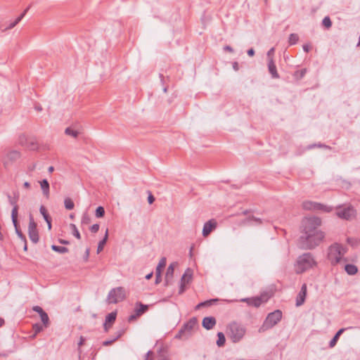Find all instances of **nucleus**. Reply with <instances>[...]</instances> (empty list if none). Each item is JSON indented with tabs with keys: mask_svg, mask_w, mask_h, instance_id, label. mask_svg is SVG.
Segmentation results:
<instances>
[{
	"mask_svg": "<svg viewBox=\"0 0 360 360\" xmlns=\"http://www.w3.org/2000/svg\"><path fill=\"white\" fill-rule=\"evenodd\" d=\"M29 139L30 138L26 136L25 134H21L19 136L18 143L20 145L25 147L28 143Z\"/></svg>",
	"mask_w": 360,
	"mask_h": 360,
	"instance_id": "37",
	"label": "nucleus"
},
{
	"mask_svg": "<svg viewBox=\"0 0 360 360\" xmlns=\"http://www.w3.org/2000/svg\"><path fill=\"white\" fill-rule=\"evenodd\" d=\"M241 301L246 302L249 306L259 307L263 302H266V300H264L262 297H256L252 298H244L242 299Z\"/></svg>",
	"mask_w": 360,
	"mask_h": 360,
	"instance_id": "15",
	"label": "nucleus"
},
{
	"mask_svg": "<svg viewBox=\"0 0 360 360\" xmlns=\"http://www.w3.org/2000/svg\"><path fill=\"white\" fill-rule=\"evenodd\" d=\"M116 317V311H112L105 316V323L103 324V328L105 332H108L109 329L111 328L112 325L115 321Z\"/></svg>",
	"mask_w": 360,
	"mask_h": 360,
	"instance_id": "12",
	"label": "nucleus"
},
{
	"mask_svg": "<svg viewBox=\"0 0 360 360\" xmlns=\"http://www.w3.org/2000/svg\"><path fill=\"white\" fill-rule=\"evenodd\" d=\"M274 48H271L268 52H267V57L268 58H273L271 56L274 54Z\"/></svg>",
	"mask_w": 360,
	"mask_h": 360,
	"instance_id": "59",
	"label": "nucleus"
},
{
	"mask_svg": "<svg viewBox=\"0 0 360 360\" xmlns=\"http://www.w3.org/2000/svg\"><path fill=\"white\" fill-rule=\"evenodd\" d=\"M283 313L280 309H276L269 313L266 317L263 324L259 328V333H263L275 326L282 319Z\"/></svg>",
	"mask_w": 360,
	"mask_h": 360,
	"instance_id": "3",
	"label": "nucleus"
},
{
	"mask_svg": "<svg viewBox=\"0 0 360 360\" xmlns=\"http://www.w3.org/2000/svg\"><path fill=\"white\" fill-rule=\"evenodd\" d=\"M12 222L15 227L16 234L18 235L19 238H20L21 241H25V240L26 239V237L22 233V232L21 231V230L20 229V226H19L18 221V217L16 218L15 221L14 219H12Z\"/></svg>",
	"mask_w": 360,
	"mask_h": 360,
	"instance_id": "22",
	"label": "nucleus"
},
{
	"mask_svg": "<svg viewBox=\"0 0 360 360\" xmlns=\"http://www.w3.org/2000/svg\"><path fill=\"white\" fill-rule=\"evenodd\" d=\"M28 234L32 242L34 243H38L39 233L37 230V225L31 214L29 216Z\"/></svg>",
	"mask_w": 360,
	"mask_h": 360,
	"instance_id": "9",
	"label": "nucleus"
},
{
	"mask_svg": "<svg viewBox=\"0 0 360 360\" xmlns=\"http://www.w3.org/2000/svg\"><path fill=\"white\" fill-rule=\"evenodd\" d=\"M39 212L43 216L45 221H47L48 219L51 218L44 205H41L39 208Z\"/></svg>",
	"mask_w": 360,
	"mask_h": 360,
	"instance_id": "40",
	"label": "nucleus"
},
{
	"mask_svg": "<svg viewBox=\"0 0 360 360\" xmlns=\"http://www.w3.org/2000/svg\"><path fill=\"white\" fill-rule=\"evenodd\" d=\"M193 276V270L190 268H188L183 276H181L180 283H184V284H188L191 282Z\"/></svg>",
	"mask_w": 360,
	"mask_h": 360,
	"instance_id": "19",
	"label": "nucleus"
},
{
	"mask_svg": "<svg viewBox=\"0 0 360 360\" xmlns=\"http://www.w3.org/2000/svg\"><path fill=\"white\" fill-rule=\"evenodd\" d=\"M149 193V195L148 196V202L149 204H152L153 203V202L155 201V197L152 195V193L150 192H148Z\"/></svg>",
	"mask_w": 360,
	"mask_h": 360,
	"instance_id": "53",
	"label": "nucleus"
},
{
	"mask_svg": "<svg viewBox=\"0 0 360 360\" xmlns=\"http://www.w3.org/2000/svg\"><path fill=\"white\" fill-rule=\"evenodd\" d=\"M126 328H122L120 330H118L117 332H116V336L114 338V339L115 340H117L120 338H121L126 332Z\"/></svg>",
	"mask_w": 360,
	"mask_h": 360,
	"instance_id": "46",
	"label": "nucleus"
},
{
	"mask_svg": "<svg viewBox=\"0 0 360 360\" xmlns=\"http://www.w3.org/2000/svg\"><path fill=\"white\" fill-rule=\"evenodd\" d=\"M58 242L60 244H63V245H68V244H70V241L64 240V239H59Z\"/></svg>",
	"mask_w": 360,
	"mask_h": 360,
	"instance_id": "63",
	"label": "nucleus"
},
{
	"mask_svg": "<svg viewBox=\"0 0 360 360\" xmlns=\"http://www.w3.org/2000/svg\"><path fill=\"white\" fill-rule=\"evenodd\" d=\"M302 208L305 210H321L325 212H330L332 210L330 207L310 200L303 202Z\"/></svg>",
	"mask_w": 360,
	"mask_h": 360,
	"instance_id": "8",
	"label": "nucleus"
},
{
	"mask_svg": "<svg viewBox=\"0 0 360 360\" xmlns=\"http://www.w3.org/2000/svg\"><path fill=\"white\" fill-rule=\"evenodd\" d=\"M40 186L43 192V194L47 198L49 197V183L46 179H43L40 181Z\"/></svg>",
	"mask_w": 360,
	"mask_h": 360,
	"instance_id": "23",
	"label": "nucleus"
},
{
	"mask_svg": "<svg viewBox=\"0 0 360 360\" xmlns=\"http://www.w3.org/2000/svg\"><path fill=\"white\" fill-rule=\"evenodd\" d=\"M307 284L304 283L302 285L301 290L299 292V293L297 294V297H296V304H295L297 307H300L301 305H302L304 304L305 299H306V296H307Z\"/></svg>",
	"mask_w": 360,
	"mask_h": 360,
	"instance_id": "13",
	"label": "nucleus"
},
{
	"mask_svg": "<svg viewBox=\"0 0 360 360\" xmlns=\"http://www.w3.org/2000/svg\"><path fill=\"white\" fill-rule=\"evenodd\" d=\"M268 70L272 78L278 79L280 77L273 58H269L268 60Z\"/></svg>",
	"mask_w": 360,
	"mask_h": 360,
	"instance_id": "17",
	"label": "nucleus"
},
{
	"mask_svg": "<svg viewBox=\"0 0 360 360\" xmlns=\"http://www.w3.org/2000/svg\"><path fill=\"white\" fill-rule=\"evenodd\" d=\"M65 134L68 136H71L74 138H77L79 135V131L77 130H74L70 127H68L65 130Z\"/></svg>",
	"mask_w": 360,
	"mask_h": 360,
	"instance_id": "36",
	"label": "nucleus"
},
{
	"mask_svg": "<svg viewBox=\"0 0 360 360\" xmlns=\"http://www.w3.org/2000/svg\"><path fill=\"white\" fill-rule=\"evenodd\" d=\"M29 8L30 6H28L13 22H11L4 30L13 28L23 18Z\"/></svg>",
	"mask_w": 360,
	"mask_h": 360,
	"instance_id": "21",
	"label": "nucleus"
},
{
	"mask_svg": "<svg viewBox=\"0 0 360 360\" xmlns=\"http://www.w3.org/2000/svg\"><path fill=\"white\" fill-rule=\"evenodd\" d=\"M148 309V305L143 304L141 302H136L134 311L136 312V316H141L146 312Z\"/></svg>",
	"mask_w": 360,
	"mask_h": 360,
	"instance_id": "20",
	"label": "nucleus"
},
{
	"mask_svg": "<svg viewBox=\"0 0 360 360\" xmlns=\"http://www.w3.org/2000/svg\"><path fill=\"white\" fill-rule=\"evenodd\" d=\"M44 328L45 327L44 326V325L40 323H35L32 326V329L34 332V335H37L41 332Z\"/></svg>",
	"mask_w": 360,
	"mask_h": 360,
	"instance_id": "41",
	"label": "nucleus"
},
{
	"mask_svg": "<svg viewBox=\"0 0 360 360\" xmlns=\"http://www.w3.org/2000/svg\"><path fill=\"white\" fill-rule=\"evenodd\" d=\"M162 281V277H161V271H160L159 270L158 271H155V284H158L161 282Z\"/></svg>",
	"mask_w": 360,
	"mask_h": 360,
	"instance_id": "47",
	"label": "nucleus"
},
{
	"mask_svg": "<svg viewBox=\"0 0 360 360\" xmlns=\"http://www.w3.org/2000/svg\"><path fill=\"white\" fill-rule=\"evenodd\" d=\"M166 265V258L165 257H162L160 262H159V264L156 267V271H162V269L164 268Z\"/></svg>",
	"mask_w": 360,
	"mask_h": 360,
	"instance_id": "45",
	"label": "nucleus"
},
{
	"mask_svg": "<svg viewBox=\"0 0 360 360\" xmlns=\"http://www.w3.org/2000/svg\"><path fill=\"white\" fill-rule=\"evenodd\" d=\"M41 320L42 323L45 328H47L49 326V318L47 313L45 311L42 314L40 315Z\"/></svg>",
	"mask_w": 360,
	"mask_h": 360,
	"instance_id": "34",
	"label": "nucleus"
},
{
	"mask_svg": "<svg viewBox=\"0 0 360 360\" xmlns=\"http://www.w3.org/2000/svg\"><path fill=\"white\" fill-rule=\"evenodd\" d=\"M64 205H65V207L68 210H72L75 207V204H74L73 201L70 198H66L65 199Z\"/></svg>",
	"mask_w": 360,
	"mask_h": 360,
	"instance_id": "35",
	"label": "nucleus"
},
{
	"mask_svg": "<svg viewBox=\"0 0 360 360\" xmlns=\"http://www.w3.org/2000/svg\"><path fill=\"white\" fill-rule=\"evenodd\" d=\"M99 230V224H94L90 227V231L91 233H96Z\"/></svg>",
	"mask_w": 360,
	"mask_h": 360,
	"instance_id": "49",
	"label": "nucleus"
},
{
	"mask_svg": "<svg viewBox=\"0 0 360 360\" xmlns=\"http://www.w3.org/2000/svg\"><path fill=\"white\" fill-rule=\"evenodd\" d=\"M307 72V70L305 68L297 70L294 72L293 77L296 80H300L304 77Z\"/></svg>",
	"mask_w": 360,
	"mask_h": 360,
	"instance_id": "32",
	"label": "nucleus"
},
{
	"mask_svg": "<svg viewBox=\"0 0 360 360\" xmlns=\"http://www.w3.org/2000/svg\"><path fill=\"white\" fill-rule=\"evenodd\" d=\"M302 48H303L304 51H305L307 53L309 52L310 50V46L308 44H304Z\"/></svg>",
	"mask_w": 360,
	"mask_h": 360,
	"instance_id": "62",
	"label": "nucleus"
},
{
	"mask_svg": "<svg viewBox=\"0 0 360 360\" xmlns=\"http://www.w3.org/2000/svg\"><path fill=\"white\" fill-rule=\"evenodd\" d=\"M322 24L326 28H330L332 26L330 18L328 16H326L322 20Z\"/></svg>",
	"mask_w": 360,
	"mask_h": 360,
	"instance_id": "43",
	"label": "nucleus"
},
{
	"mask_svg": "<svg viewBox=\"0 0 360 360\" xmlns=\"http://www.w3.org/2000/svg\"><path fill=\"white\" fill-rule=\"evenodd\" d=\"M217 227V222L214 219L205 222L202 229V236L207 237Z\"/></svg>",
	"mask_w": 360,
	"mask_h": 360,
	"instance_id": "14",
	"label": "nucleus"
},
{
	"mask_svg": "<svg viewBox=\"0 0 360 360\" xmlns=\"http://www.w3.org/2000/svg\"><path fill=\"white\" fill-rule=\"evenodd\" d=\"M25 148L31 150H35L38 148V144L35 139L30 138Z\"/></svg>",
	"mask_w": 360,
	"mask_h": 360,
	"instance_id": "28",
	"label": "nucleus"
},
{
	"mask_svg": "<svg viewBox=\"0 0 360 360\" xmlns=\"http://www.w3.org/2000/svg\"><path fill=\"white\" fill-rule=\"evenodd\" d=\"M224 50L225 51H229L230 53H233V49L231 46H229V45H226L225 46H224Z\"/></svg>",
	"mask_w": 360,
	"mask_h": 360,
	"instance_id": "58",
	"label": "nucleus"
},
{
	"mask_svg": "<svg viewBox=\"0 0 360 360\" xmlns=\"http://www.w3.org/2000/svg\"><path fill=\"white\" fill-rule=\"evenodd\" d=\"M247 53L249 56L252 57L255 55V50L252 48H251L248 50Z\"/></svg>",
	"mask_w": 360,
	"mask_h": 360,
	"instance_id": "60",
	"label": "nucleus"
},
{
	"mask_svg": "<svg viewBox=\"0 0 360 360\" xmlns=\"http://www.w3.org/2000/svg\"><path fill=\"white\" fill-rule=\"evenodd\" d=\"M196 326H198V319L196 317H192L181 326L175 338L179 339L188 338Z\"/></svg>",
	"mask_w": 360,
	"mask_h": 360,
	"instance_id": "6",
	"label": "nucleus"
},
{
	"mask_svg": "<svg viewBox=\"0 0 360 360\" xmlns=\"http://www.w3.org/2000/svg\"><path fill=\"white\" fill-rule=\"evenodd\" d=\"M70 229L72 230V235L75 237H76L77 239H80L81 238V235H80V233H79V232L76 225L74 224H70Z\"/></svg>",
	"mask_w": 360,
	"mask_h": 360,
	"instance_id": "39",
	"label": "nucleus"
},
{
	"mask_svg": "<svg viewBox=\"0 0 360 360\" xmlns=\"http://www.w3.org/2000/svg\"><path fill=\"white\" fill-rule=\"evenodd\" d=\"M91 221V217L86 212H84L82 217L81 224L83 225H87L89 224Z\"/></svg>",
	"mask_w": 360,
	"mask_h": 360,
	"instance_id": "38",
	"label": "nucleus"
},
{
	"mask_svg": "<svg viewBox=\"0 0 360 360\" xmlns=\"http://www.w3.org/2000/svg\"><path fill=\"white\" fill-rule=\"evenodd\" d=\"M218 301L217 299H211L209 300H206L205 302H202L197 304L195 307L196 310L200 309L202 307H210L213 303L217 302Z\"/></svg>",
	"mask_w": 360,
	"mask_h": 360,
	"instance_id": "26",
	"label": "nucleus"
},
{
	"mask_svg": "<svg viewBox=\"0 0 360 360\" xmlns=\"http://www.w3.org/2000/svg\"><path fill=\"white\" fill-rule=\"evenodd\" d=\"M298 40H299L298 34H297L295 33H292L289 36L288 43L290 45H294L297 43Z\"/></svg>",
	"mask_w": 360,
	"mask_h": 360,
	"instance_id": "33",
	"label": "nucleus"
},
{
	"mask_svg": "<svg viewBox=\"0 0 360 360\" xmlns=\"http://www.w3.org/2000/svg\"><path fill=\"white\" fill-rule=\"evenodd\" d=\"M232 66H233V69L235 71H238L239 70V65H238V62H233V64H232Z\"/></svg>",
	"mask_w": 360,
	"mask_h": 360,
	"instance_id": "61",
	"label": "nucleus"
},
{
	"mask_svg": "<svg viewBox=\"0 0 360 360\" xmlns=\"http://www.w3.org/2000/svg\"><path fill=\"white\" fill-rule=\"evenodd\" d=\"M249 219L253 220L259 224H261L262 223V219L260 218H257L254 216L249 217Z\"/></svg>",
	"mask_w": 360,
	"mask_h": 360,
	"instance_id": "56",
	"label": "nucleus"
},
{
	"mask_svg": "<svg viewBox=\"0 0 360 360\" xmlns=\"http://www.w3.org/2000/svg\"><path fill=\"white\" fill-rule=\"evenodd\" d=\"M347 248L344 247L342 244L335 243L332 244L328 250V259L332 266H336L341 262H347V258L343 256L347 252Z\"/></svg>",
	"mask_w": 360,
	"mask_h": 360,
	"instance_id": "2",
	"label": "nucleus"
},
{
	"mask_svg": "<svg viewBox=\"0 0 360 360\" xmlns=\"http://www.w3.org/2000/svg\"><path fill=\"white\" fill-rule=\"evenodd\" d=\"M108 238V229H107L105 233V236L103 238L99 241L98 247H97V253H100L104 248V245H105Z\"/></svg>",
	"mask_w": 360,
	"mask_h": 360,
	"instance_id": "25",
	"label": "nucleus"
},
{
	"mask_svg": "<svg viewBox=\"0 0 360 360\" xmlns=\"http://www.w3.org/2000/svg\"><path fill=\"white\" fill-rule=\"evenodd\" d=\"M186 284H184V283H180V288H179V294H182L184 292L185 290H186Z\"/></svg>",
	"mask_w": 360,
	"mask_h": 360,
	"instance_id": "54",
	"label": "nucleus"
},
{
	"mask_svg": "<svg viewBox=\"0 0 360 360\" xmlns=\"http://www.w3.org/2000/svg\"><path fill=\"white\" fill-rule=\"evenodd\" d=\"M321 219L317 217H304L301 224L298 245L302 250H312L323 241L325 233L319 229Z\"/></svg>",
	"mask_w": 360,
	"mask_h": 360,
	"instance_id": "1",
	"label": "nucleus"
},
{
	"mask_svg": "<svg viewBox=\"0 0 360 360\" xmlns=\"http://www.w3.org/2000/svg\"><path fill=\"white\" fill-rule=\"evenodd\" d=\"M174 271V264H170L167 267L166 275H165V285H168L172 281Z\"/></svg>",
	"mask_w": 360,
	"mask_h": 360,
	"instance_id": "18",
	"label": "nucleus"
},
{
	"mask_svg": "<svg viewBox=\"0 0 360 360\" xmlns=\"http://www.w3.org/2000/svg\"><path fill=\"white\" fill-rule=\"evenodd\" d=\"M316 264L313 255L310 252L304 253L300 256L297 260V274L303 273L304 271L312 268Z\"/></svg>",
	"mask_w": 360,
	"mask_h": 360,
	"instance_id": "4",
	"label": "nucleus"
},
{
	"mask_svg": "<svg viewBox=\"0 0 360 360\" xmlns=\"http://www.w3.org/2000/svg\"><path fill=\"white\" fill-rule=\"evenodd\" d=\"M89 254H90V249L89 248H86V251L84 252V255L83 256V259H84V262H87L88 261L89 257Z\"/></svg>",
	"mask_w": 360,
	"mask_h": 360,
	"instance_id": "50",
	"label": "nucleus"
},
{
	"mask_svg": "<svg viewBox=\"0 0 360 360\" xmlns=\"http://www.w3.org/2000/svg\"><path fill=\"white\" fill-rule=\"evenodd\" d=\"M95 215L97 218H101L105 215V210L103 207L98 206L95 212Z\"/></svg>",
	"mask_w": 360,
	"mask_h": 360,
	"instance_id": "42",
	"label": "nucleus"
},
{
	"mask_svg": "<svg viewBox=\"0 0 360 360\" xmlns=\"http://www.w3.org/2000/svg\"><path fill=\"white\" fill-rule=\"evenodd\" d=\"M344 331H345V328H341V329H340V330H339L335 333V335H334V337L330 340V342H329V347H333L336 345V343H337V342H338V339H339L340 336L341 335V334H342Z\"/></svg>",
	"mask_w": 360,
	"mask_h": 360,
	"instance_id": "27",
	"label": "nucleus"
},
{
	"mask_svg": "<svg viewBox=\"0 0 360 360\" xmlns=\"http://www.w3.org/2000/svg\"><path fill=\"white\" fill-rule=\"evenodd\" d=\"M345 270L347 274L353 276L358 272V267L352 264H347L345 266Z\"/></svg>",
	"mask_w": 360,
	"mask_h": 360,
	"instance_id": "24",
	"label": "nucleus"
},
{
	"mask_svg": "<svg viewBox=\"0 0 360 360\" xmlns=\"http://www.w3.org/2000/svg\"><path fill=\"white\" fill-rule=\"evenodd\" d=\"M315 147H318V148H330L329 146L325 145V144H323V143H318V144H311V145H309L307 147V149L308 150H311L312 148H314Z\"/></svg>",
	"mask_w": 360,
	"mask_h": 360,
	"instance_id": "44",
	"label": "nucleus"
},
{
	"mask_svg": "<svg viewBox=\"0 0 360 360\" xmlns=\"http://www.w3.org/2000/svg\"><path fill=\"white\" fill-rule=\"evenodd\" d=\"M139 316H136V312H135V311H134V314H131V315H130V316H129V318H128V321H129V322L133 321L136 320V318H137V317H139Z\"/></svg>",
	"mask_w": 360,
	"mask_h": 360,
	"instance_id": "55",
	"label": "nucleus"
},
{
	"mask_svg": "<svg viewBox=\"0 0 360 360\" xmlns=\"http://www.w3.org/2000/svg\"><path fill=\"white\" fill-rule=\"evenodd\" d=\"M216 319L213 316H206L202 319V326L206 330L212 329L216 325Z\"/></svg>",
	"mask_w": 360,
	"mask_h": 360,
	"instance_id": "16",
	"label": "nucleus"
},
{
	"mask_svg": "<svg viewBox=\"0 0 360 360\" xmlns=\"http://www.w3.org/2000/svg\"><path fill=\"white\" fill-rule=\"evenodd\" d=\"M9 203L13 205V209L11 212V219L16 220L18 217V205H17V202L19 199V193L18 192L13 193V197H12L10 194L7 195Z\"/></svg>",
	"mask_w": 360,
	"mask_h": 360,
	"instance_id": "11",
	"label": "nucleus"
},
{
	"mask_svg": "<svg viewBox=\"0 0 360 360\" xmlns=\"http://www.w3.org/2000/svg\"><path fill=\"white\" fill-rule=\"evenodd\" d=\"M116 340L113 338L112 340L103 341L102 345H103V346H109V345H111Z\"/></svg>",
	"mask_w": 360,
	"mask_h": 360,
	"instance_id": "51",
	"label": "nucleus"
},
{
	"mask_svg": "<svg viewBox=\"0 0 360 360\" xmlns=\"http://www.w3.org/2000/svg\"><path fill=\"white\" fill-rule=\"evenodd\" d=\"M84 342H85V338L83 336H81L80 339H79V342H78L79 347H80L82 345H83L84 344ZM78 350H79V353L82 352V350L80 349V348H79Z\"/></svg>",
	"mask_w": 360,
	"mask_h": 360,
	"instance_id": "52",
	"label": "nucleus"
},
{
	"mask_svg": "<svg viewBox=\"0 0 360 360\" xmlns=\"http://www.w3.org/2000/svg\"><path fill=\"white\" fill-rule=\"evenodd\" d=\"M35 167H36V165L32 164V165H30L27 169H28L29 172H33L35 169Z\"/></svg>",
	"mask_w": 360,
	"mask_h": 360,
	"instance_id": "64",
	"label": "nucleus"
},
{
	"mask_svg": "<svg viewBox=\"0 0 360 360\" xmlns=\"http://www.w3.org/2000/svg\"><path fill=\"white\" fill-rule=\"evenodd\" d=\"M227 333L233 342H238L243 338L245 328L236 322H232L228 326Z\"/></svg>",
	"mask_w": 360,
	"mask_h": 360,
	"instance_id": "5",
	"label": "nucleus"
},
{
	"mask_svg": "<svg viewBox=\"0 0 360 360\" xmlns=\"http://www.w3.org/2000/svg\"><path fill=\"white\" fill-rule=\"evenodd\" d=\"M32 310L38 313L39 316L41 314H42L44 312H45L44 311V309L41 307H39V306H34V307H33Z\"/></svg>",
	"mask_w": 360,
	"mask_h": 360,
	"instance_id": "48",
	"label": "nucleus"
},
{
	"mask_svg": "<svg viewBox=\"0 0 360 360\" xmlns=\"http://www.w3.org/2000/svg\"><path fill=\"white\" fill-rule=\"evenodd\" d=\"M125 290L123 287L112 288L108 292L107 302L108 304H116L125 299Z\"/></svg>",
	"mask_w": 360,
	"mask_h": 360,
	"instance_id": "7",
	"label": "nucleus"
},
{
	"mask_svg": "<svg viewBox=\"0 0 360 360\" xmlns=\"http://www.w3.org/2000/svg\"><path fill=\"white\" fill-rule=\"evenodd\" d=\"M20 157V153L18 150H12L7 154V158L11 161H15Z\"/></svg>",
	"mask_w": 360,
	"mask_h": 360,
	"instance_id": "30",
	"label": "nucleus"
},
{
	"mask_svg": "<svg viewBox=\"0 0 360 360\" xmlns=\"http://www.w3.org/2000/svg\"><path fill=\"white\" fill-rule=\"evenodd\" d=\"M153 354V352L151 351H148L146 354V356H145V359L144 360H154L153 358H150V356Z\"/></svg>",
	"mask_w": 360,
	"mask_h": 360,
	"instance_id": "57",
	"label": "nucleus"
},
{
	"mask_svg": "<svg viewBox=\"0 0 360 360\" xmlns=\"http://www.w3.org/2000/svg\"><path fill=\"white\" fill-rule=\"evenodd\" d=\"M51 249L56 252H58V253H60V254H64V253H67L69 252V250L68 248H65V247H63V246H58V245H51Z\"/></svg>",
	"mask_w": 360,
	"mask_h": 360,
	"instance_id": "31",
	"label": "nucleus"
},
{
	"mask_svg": "<svg viewBox=\"0 0 360 360\" xmlns=\"http://www.w3.org/2000/svg\"><path fill=\"white\" fill-rule=\"evenodd\" d=\"M336 214L341 219L350 220L356 216V210L352 206L346 207H340L338 208Z\"/></svg>",
	"mask_w": 360,
	"mask_h": 360,
	"instance_id": "10",
	"label": "nucleus"
},
{
	"mask_svg": "<svg viewBox=\"0 0 360 360\" xmlns=\"http://www.w3.org/2000/svg\"><path fill=\"white\" fill-rule=\"evenodd\" d=\"M217 338H218V339L216 342L217 345L219 347H221L224 346L225 342H226V338H225L224 334L222 332H218Z\"/></svg>",
	"mask_w": 360,
	"mask_h": 360,
	"instance_id": "29",
	"label": "nucleus"
}]
</instances>
